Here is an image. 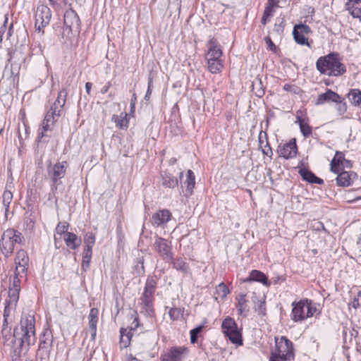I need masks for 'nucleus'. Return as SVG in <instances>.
<instances>
[{
  "label": "nucleus",
  "instance_id": "1",
  "mask_svg": "<svg viewBox=\"0 0 361 361\" xmlns=\"http://www.w3.org/2000/svg\"><path fill=\"white\" fill-rule=\"evenodd\" d=\"M37 340L35 334V318L34 315L22 314L20 324L15 327L11 338L4 341L9 347L10 356L13 361H20L22 353H25Z\"/></svg>",
  "mask_w": 361,
  "mask_h": 361
},
{
  "label": "nucleus",
  "instance_id": "2",
  "mask_svg": "<svg viewBox=\"0 0 361 361\" xmlns=\"http://www.w3.org/2000/svg\"><path fill=\"white\" fill-rule=\"evenodd\" d=\"M316 68L321 74L328 76L338 77L346 72V67L336 52L320 56L316 62Z\"/></svg>",
  "mask_w": 361,
  "mask_h": 361
},
{
  "label": "nucleus",
  "instance_id": "3",
  "mask_svg": "<svg viewBox=\"0 0 361 361\" xmlns=\"http://www.w3.org/2000/svg\"><path fill=\"white\" fill-rule=\"evenodd\" d=\"M157 281L156 276H148L145 284L143 293L139 299L140 312L149 318L155 317L154 302L155 300L154 293L157 286Z\"/></svg>",
  "mask_w": 361,
  "mask_h": 361
},
{
  "label": "nucleus",
  "instance_id": "4",
  "mask_svg": "<svg viewBox=\"0 0 361 361\" xmlns=\"http://www.w3.org/2000/svg\"><path fill=\"white\" fill-rule=\"evenodd\" d=\"M207 51L205 59L208 71L212 74L220 73L224 68V61L221 59L223 52L217 40L212 37L207 43Z\"/></svg>",
  "mask_w": 361,
  "mask_h": 361
},
{
  "label": "nucleus",
  "instance_id": "5",
  "mask_svg": "<svg viewBox=\"0 0 361 361\" xmlns=\"http://www.w3.org/2000/svg\"><path fill=\"white\" fill-rule=\"evenodd\" d=\"M276 350L272 352L269 361H290L294 359L293 342L286 336L276 338Z\"/></svg>",
  "mask_w": 361,
  "mask_h": 361
},
{
  "label": "nucleus",
  "instance_id": "6",
  "mask_svg": "<svg viewBox=\"0 0 361 361\" xmlns=\"http://www.w3.org/2000/svg\"><path fill=\"white\" fill-rule=\"evenodd\" d=\"M25 239L22 233L14 228H8L6 230L1 240V251L6 257H10L14 250L17 244H22Z\"/></svg>",
  "mask_w": 361,
  "mask_h": 361
},
{
  "label": "nucleus",
  "instance_id": "7",
  "mask_svg": "<svg viewBox=\"0 0 361 361\" xmlns=\"http://www.w3.org/2000/svg\"><path fill=\"white\" fill-rule=\"evenodd\" d=\"M68 164L66 161H57L54 164H49L47 167V176L51 181V191L55 194L59 186L62 183L61 179L66 173Z\"/></svg>",
  "mask_w": 361,
  "mask_h": 361
},
{
  "label": "nucleus",
  "instance_id": "8",
  "mask_svg": "<svg viewBox=\"0 0 361 361\" xmlns=\"http://www.w3.org/2000/svg\"><path fill=\"white\" fill-rule=\"evenodd\" d=\"M61 114L58 111H55L50 109L44 116V118L42 123V128L39 129L37 135V142L42 143L48 142L47 138L50 137L48 132H51L53 130L54 123L56 121V118H59Z\"/></svg>",
  "mask_w": 361,
  "mask_h": 361
},
{
  "label": "nucleus",
  "instance_id": "9",
  "mask_svg": "<svg viewBox=\"0 0 361 361\" xmlns=\"http://www.w3.org/2000/svg\"><path fill=\"white\" fill-rule=\"evenodd\" d=\"M133 322L129 329L121 328L120 329V347L121 348H126L130 344L131 338L133 336L132 331L136 330L141 326L140 323L139 317L137 311H134L132 315Z\"/></svg>",
  "mask_w": 361,
  "mask_h": 361
},
{
  "label": "nucleus",
  "instance_id": "10",
  "mask_svg": "<svg viewBox=\"0 0 361 361\" xmlns=\"http://www.w3.org/2000/svg\"><path fill=\"white\" fill-rule=\"evenodd\" d=\"M189 354V349L185 346L169 348L160 356L161 361H183Z\"/></svg>",
  "mask_w": 361,
  "mask_h": 361
},
{
  "label": "nucleus",
  "instance_id": "11",
  "mask_svg": "<svg viewBox=\"0 0 361 361\" xmlns=\"http://www.w3.org/2000/svg\"><path fill=\"white\" fill-rule=\"evenodd\" d=\"M51 18V11L46 5H39L37 8L35 14V29L39 32L44 33V28L49 24Z\"/></svg>",
  "mask_w": 361,
  "mask_h": 361
},
{
  "label": "nucleus",
  "instance_id": "12",
  "mask_svg": "<svg viewBox=\"0 0 361 361\" xmlns=\"http://www.w3.org/2000/svg\"><path fill=\"white\" fill-rule=\"evenodd\" d=\"M154 248L159 255L166 262L173 259L171 243L164 238L156 236Z\"/></svg>",
  "mask_w": 361,
  "mask_h": 361
},
{
  "label": "nucleus",
  "instance_id": "13",
  "mask_svg": "<svg viewBox=\"0 0 361 361\" xmlns=\"http://www.w3.org/2000/svg\"><path fill=\"white\" fill-rule=\"evenodd\" d=\"M307 299L301 300L299 302L292 303L293 309L290 314L291 319L295 322H300L307 319Z\"/></svg>",
  "mask_w": 361,
  "mask_h": 361
},
{
  "label": "nucleus",
  "instance_id": "14",
  "mask_svg": "<svg viewBox=\"0 0 361 361\" xmlns=\"http://www.w3.org/2000/svg\"><path fill=\"white\" fill-rule=\"evenodd\" d=\"M64 25L71 32H80V20L78 13L72 8L67 10L63 16Z\"/></svg>",
  "mask_w": 361,
  "mask_h": 361
},
{
  "label": "nucleus",
  "instance_id": "15",
  "mask_svg": "<svg viewBox=\"0 0 361 361\" xmlns=\"http://www.w3.org/2000/svg\"><path fill=\"white\" fill-rule=\"evenodd\" d=\"M171 216L172 214L169 209H159L152 214V224L156 227L163 226L171 220Z\"/></svg>",
  "mask_w": 361,
  "mask_h": 361
},
{
  "label": "nucleus",
  "instance_id": "16",
  "mask_svg": "<svg viewBox=\"0 0 361 361\" xmlns=\"http://www.w3.org/2000/svg\"><path fill=\"white\" fill-rule=\"evenodd\" d=\"M278 152L280 156L286 159H291L295 157L298 152V147L295 139H293L282 146L279 147Z\"/></svg>",
  "mask_w": 361,
  "mask_h": 361
},
{
  "label": "nucleus",
  "instance_id": "17",
  "mask_svg": "<svg viewBox=\"0 0 361 361\" xmlns=\"http://www.w3.org/2000/svg\"><path fill=\"white\" fill-rule=\"evenodd\" d=\"M16 270L17 274L20 272H27L29 266V257L27 253L24 250H19L15 258Z\"/></svg>",
  "mask_w": 361,
  "mask_h": 361
},
{
  "label": "nucleus",
  "instance_id": "18",
  "mask_svg": "<svg viewBox=\"0 0 361 361\" xmlns=\"http://www.w3.org/2000/svg\"><path fill=\"white\" fill-rule=\"evenodd\" d=\"M337 174L338 176L336 179V184L337 185L343 188L351 185L357 176L355 172L345 171L340 172V170Z\"/></svg>",
  "mask_w": 361,
  "mask_h": 361
},
{
  "label": "nucleus",
  "instance_id": "19",
  "mask_svg": "<svg viewBox=\"0 0 361 361\" xmlns=\"http://www.w3.org/2000/svg\"><path fill=\"white\" fill-rule=\"evenodd\" d=\"M237 302L235 304V307L237 309L238 313L240 316L246 317L250 311V307L248 305L249 300L247 298V295L245 293H240L236 297Z\"/></svg>",
  "mask_w": 361,
  "mask_h": 361
},
{
  "label": "nucleus",
  "instance_id": "20",
  "mask_svg": "<svg viewBox=\"0 0 361 361\" xmlns=\"http://www.w3.org/2000/svg\"><path fill=\"white\" fill-rule=\"evenodd\" d=\"M99 320V310L93 307L90 310L88 315V324L92 340L95 339L97 335V326Z\"/></svg>",
  "mask_w": 361,
  "mask_h": 361
},
{
  "label": "nucleus",
  "instance_id": "21",
  "mask_svg": "<svg viewBox=\"0 0 361 361\" xmlns=\"http://www.w3.org/2000/svg\"><path fill=\"white\" fill-rule=\"evenodd\" d=\"M341 96L336 92L328 89L326 92L320 94L318 96L316 104L322 105L325 102H337L341 101Z\"/></svg>",
  "mask_w": 361,
  "mask_h": 361
},
{
  "label": "nucleus",
  "instance_id": "22",
  "mask_svg": "<svg viewBox=\"0 0 361 361\" xmlns=\"http://www.w3.org/2000/svg\"><path fill=\"white\" fill-rule=\"evenodd\" d=\"M298 172L302 178L310 183H317L319 185L324 183V180L322 178L317 177L314 173L306 168H301Z\"/></svg>",
  "mask_w": 361,
  "mask_h": 361
},
{
  "label": "nucleus",
  "instance_id": "23",
  "mask_svg": "<svg viewBox=\"0 0 361 361\" xmlns=\"http://www.w3.org/2000/svg\"><path fill=\"white\" fill-rule=\"evenodd\" d=\"M63 240L66 246L74 250L80 246L82 242L81 238L72 232L66 233Z\"/></svg>",
  "mask_w": 361,
  "mask_h": 361
},
{
  "label": "nucleus",
  "instance_id": "24",
  "mask_svg": "<svg viewBox=\"0 0 361 361\" xmlns=\"http://www.w3.org/2000/svg\"><path fill=\"white\" fill-rule=\"evenodd\" d=\"M183 183L186 187L185 195L187 197L190 196L193 192V189L195 185V176L192 170H188L186 179Z\"/></svg>",
  "mask_w": 361,
  "mask_h": 361
},
{
  "label": "nucleus",
  "instance_id": "25",
  "mask_svg": "<svg viewBox=\"0 0 361 361\" xmlns=\"http://www.w3.org/2000/svg\"><path fill=\"white\" fill-rule=\"evenodd\" d=\"M161 185L164 188L173 189L178 185V180L172 174L164 172L161 175Z\"/></svg>",
  "mask_w": 361,
  "mask_h": 361
},
{
  "label": "nucleus",
  "instance_id": "26",
  "mask_svg": "<svg viewBox=\"0 0 361 361\" xmlns=\"http://www.w3.org/2000/svg\"><path fill=\"white\" fill-rule=\"evenodd\" d=\"M345 154L342 152L337 151L330 164V169L334 173H338L339 167L343 164Z\"/></svg>",
  "mask_w": 361,
  "mask_h": 361
},
{
  "label": "nucleus",
  "instance_id": "27",
  "mask_svg": "<svg viewBox=\"0 0 361 361\" xmlns=\"http://www.w3.org/2000/svg\"><path fill=\"white\" fill-rule=\"evenodd\" d=\"M173 263V267L176 270L182 272L183 274H187L190 272V268L188 263L186 262L185 259L182 257H178L171 260Z\"/></svg>",
  "mask_w": 361,
  "mask_h": 361
},
{
  "label": "nucleus",
  "instance_id": "28",
  "mask_svg": "<svg viewBox=\"0 0 361 361\" xmlns=\"http://www.w3.org/2000/svg\"><path fill=\"white\" fill-rule=\"evenodd\" d=\"M66 96H67L66 90L64 89L61 90L59 92L57 99H56V101L51 106V109H52V110H54L55 111H58L61 114V110L65 104V102H66Z\"/></svg>",
  "mask_w": 361,
  "mask_h": 361
},
{
  "label": "nucleus",
  "instance_id": "29",
  "mask_svg": "<svg viewBox=\"0 0 361 361\" xmlns=\"http://www.w3.org/2000/svg\"><path fill=\"white\" fill-rule=\"evenodd\" d=\"M251 281L260 282L263 284L267 285L268 283V278L262 271H258V270H252L250 273L248 278H247L245 280V281Z\"/></svg>",
  "mask_w": 361,
  "mask_h": 361
},
{
  "label": "nucleus",
  "instance_id": "30",
  "mask_svg": "<svg viewBox=\"0 0 361 361\" xmlns=\"http://www.w3.org/2000/svg\"><path fill=\"white\" fill-rule=\"evenodd\" d=\"M27 272H20L17 274V271L15 269L13 276H10L9 279V288L20 289V279L23 276H26Z\"/></svg>",
  "mask_w": 361,
  "mask_h": 361
},
{
  "label": "nucleus",
  "instance_id": "31",
  "mask_svg": "<svg viewBox=\"0 0 361 361\" xmlns=\"http://www.w3.org/2000/svg\"><path fill=\"white\" fill-rule=\"evenodd\" d=\"M111 121L116 123V126L120 129L128 128V121L127 119V114L122 113L120 116L113 115Z\"/></svg>",
  "mask_w": 361,
  "mask_h": 361
},
{
  "label": "nucleus",
  "instance_id": "32",
  "mask_svg": "<svg viewBox=\"0 0 361 361\" xmlns=\"http://www.w3.org/2000/svg\"><path fill=\"white\" fill-rule=\"evenodd\" d=\"M53 342V335L50 330H45L39 338V348H47V345H51Z\"/></svg>",
  "mask_w": 361,
  "mask_h": 361
},
{
  "label": "nucleus",
  "instance_id": "33",
  "mask_svg": "<svg viewBox=\"0 0 361 361\" xmlns=\"http://www.w3.org/2000/svg\"><path fill=\"white\" fill-rule=\"evenodd\" d=\"M225 336L228 338L232 343L239 345H243L242 335L240 331L237 329L231 331L224 333Z\"/></svg>",
  "mask_w": 361,
  "mask_h": 361
},
{
  "label": "nucleus",
  "instance_id": "34",
  "mask_svg": "<svg viewBox=\"0 0 361 361\" xmlns=\"http://www.w3.org/2000/svg\"><path fill=\"white\" fill-rule=\"evenodd\" d=\"M348 97L353 105H360L361 104V90L359 89H351L348 94Z\"/></svg>",
  "mask_w": 361,
  "mask_h": 361
},
{
  "label": "nucleus",
  "instance_id": "35",
  "mask_svg": "<svg viewBox=\"0 0 361 361\" xmlns=\"http://www.w3.org/2000/svg\"><path fill=\"white\" fill-rule=\"evenodd\" d=\"M221 328L224 334L231 331L233 329H237L238 326L235 321L233 318L227 317L226 319H224L221 324Z\"/></svg>",
  "mask_w": 361,
  "mask_h": 361
},
{
  "label": "nucleus",
  "instance_id": "36",
  "mask_svg": "<svg viewBox=\"0 0 361 361\" xmlns=\"http://www.w3.org/2000/svg\"><path fill=\"white\" fill-rule=\"evenodd\" d=\"M144 261L143 256H138L135 260L133 271L137 276L143 275L145 274Z\"/></svg>",
  "mask_w": 361,
  "mask_h": 361
},
{
  "label": "nucleus",
  "instance_id": "37",
  "mask_svg": "<svg viewBox=\"0 0 361 361\" xmlns=\"http://www.w3.org/2000/svg\"><path fill=\"white\" fill-rule=\"evenodd\" d=\"M345 8L353 18H359L361 21V3L345 6Z\"/></svg>",
  "mask_w": 361,
  "mask_h": 361
},
{
  "label": "nucleus",
  "instance_id": "38",
  "mask_svg": "<svg viewBox=\"0 0 361 361\" xmlns=\"http://www.w3.org/2000/svg\"><path fill=\"white\" fill-rule=\"evenodd\" d=\"M293 35L295 41L300 45H307L310 47V44L308 42V39L305 34L300 33L297 30H293Z\"/></svg>",
  "mask_w": 361,
  "mask_h": 361
},
{
  "label": "nucleus",
  "instance_id": "39",
  "mask_svg": "<svg viewBox=\"0 0 361 361\" xmlns=\"http://www.w3.org/2000/svg\"><path fill=\"white\" fill-rule=\"evenodd\" d=\"M319 304L313 302L311 300L307 299L306 307L307 314L306 315V317H307V318L312 317L317 312H319Z\"/></svg>",
  "mask_w": 361,
  "mask_h": 361
},
{
  "label": "nucleus",
  "instance_id": "40",
  "mask_svg": "<svg viewBox=\"0 0 361 361\" xmlns=\"http://www.w3.org/2000/svg\"><path fill=\"white\" fill-rule=\"evenodd\" d=\"M20 291V289L9 288L8 299H6V302H10V303L14 304V306H16L19 299Z\"/></svg>",
  "mask_w": 361,
  "mask_h": 361
},
{
  "label": "nucleus",
  "instance_id": "41",
  "mask_svg": "<svg viewBox=\"0 0 361 361\" xmlns=\"http://www.w3.org/2000/svg\"><path fill=\"white\" fill-rule=\"evenodd\" d=\"M96 234L92 232H87L83 238L84 247H93L95 244Z\"/></svg>",
  "mask_w": 361,
  "mask_h": 361
},
{
  "label": "nucleus",
  "instance_id": "42",
  "mask_svg": "<svg viewBox=\"0 0 361 361\" xmlns=\"http://www.w3.org/2000/svg\"><path fill=\"white\" fill-rule=\"evenodd\" d=\"M216 293L221 298H225L230 293V290L227 286L222 282L216 287Z\"/></svg>",
  "mask_w": 361,
  "mask_h": 361
},
{
  "label": "nucleus",
  "instance_id": "43",
  "mask_svg": "<svg viewBox=\"0 0 361 361\" xmlns=\"http://www.w3.org/2000/svg\"><path fill=\"white\" fill-rule=\"evenodd\" d=\"M13 193L11 191L6 189L2 195V203L4 207H8L13 200Z\"/></svg>",
  "mask_w": 361,
  "mask_h": 361
},
{
  "label": "nucleus",
  "instance_id": "44",
  "mask_svg": "<svg viewBox=\"0 0 361 361\" xmlns=\"http://www.w3.org/2000/svg\"><path fill=\"white\" fill-rule=\"evenodd\" d=\"M202 329H203V326L200 325V326L192 329V330H190V334L191 343L195 344L197 342L198 335L202 331Z\"/></svg>",
  "mask_w": 361,
  "mask_h": 361
},
{
  "label": "nucleus",
  "instance_id": "45",
  "mask_svg": "<svg viewBox=\"0 0 361 361\" xmlns=\"http://www.w3.org/2000/svg\"><path fill=\"white\" fill-rule=\"evenodd\" d=\"M286 21L284 18H277L276 19L275 25H274V31L278 33L281 34L283 32L284 27H285Z\"/></svg>",
  "mask_w": 361,
  "mask_h": 361
},
{
  "label": "nucleus",
  "instance_id": "46",
  "mask_svg": "<svg viewBox=\"0 0 361 361\" xmlns=\"http://www.w3.org/2000/svg\"><path fill=\"white\" fill-rule=\"evenodd\" d=\"M183 314L180 308L172 307L169 311V315L173 321L178 320Z\"/></svg>",
  "mask_w": 361,
  "mask_h": 361
},
{
  "label": "nucleus",
  "instance_id": "47",
  "mask_svg": "<svg viewBox=\"0 0 361 361\" xmlns=\"http://www.w3.org/2000/svg\"><path fill=\"white\" fill-rule=\"evenodd\" d=\"M12 322L11 318L4 317L3 325L1 329V334L4 337H6L7 334L9 333L11 328H8V324Z\"/></svg>",
  "mask_w": 361,
  "mask_h": 361
},
{
  "label": "nucleus",
  "instance_id": "48",
  "mask_svg": "<svg viewBox=\"0 0 361 361\" xmlns=\"http://www.w3.org/2000/svg\"><path fill=\"white\" fill-rule=\"evenodd\" d=\"M300 129L301 133L305 137H309L312 135V127L307 122H305L303 125L300 124Z\"/></svg>",
  "mask_w": 361,
  "mask_h": 361
},
{
  "label": "nucleus",
  "instance_id": "49",
  "mask_svg": "<svg viewBox=\"0 0 361 361\" xmlns=\"http://www.w3.org/2000/svg\"><path fill=\"white\" fill-rule=\"evenodd\" d=\"M68 224L66 222H59L56 228V232L57 234L62 235L68 233Z\"/></svg>",
  "mask_w": 361,
  "mask_h": 361
},
{
  "label": "nucleus",
  "instance_id": "50",
  "mask_svg": "<svg viewBox=\"0 0 361 361\" xmlns=\"http://www.w3.org/2000/svg\"><path fill=\"white\" fill-rule=\"evenodd\" d=\"M344 99L341 97V101L336 102L337 104L336 109L339 115H343L347 111L346 103L343 101Z\"/></svg>",
  "mask_w": 361,
  "mask_h": 361
},
{
  "label": "nucleus",
  "instance_id": "51",
  "mask_svg": "<svg viewBox=\"0 0 361 361\" xmlns=\"http://www.w3.org/2000/svg\"><path fill=\"white\" fill-rule=\"evenodd\" d=\"M293 30H297L300 33L305 34V35L311 32L310 27L305 24L296 25Z\"/></svg>",
  "mask_w": 361,
  "mask_h": 361
},
{
  "label": "nucleus",
  "instance_id": "52",
  "mask_svg": "<svg viewBox=\"0 0 361 361\" xmlns=\"http://www.w3.org/2000/svg\"><path fill=\"white\" fill-rule=\"evenodd\" d=\"M14 307V304L10 303V302H5L4 317L11 318V312Z\"/></svg>",
  "mask_w": 361,
  "mask_h": 361
},
{
  "label": "nucleus",
  "instance_id": "53",
  "mask_svg": "<svg viewBox=\"0 0 361 361\" xmlns=\"http://www.w3.org/2000/svg\"><path fill=\"white\" fill-rule=\"evenodd\" d=\"M255 310L262 315H264L266 313V302L264 300H259L256 307Z\"/></svg>",
  "mask_w": 361,
  "mask_h": 361
},
{
  "label": "nucleus",
  "instance_id": "54",
  "mask_svg": "<svg viewBox=\"0 0 361 361\" xmlns=\"http://www.w3.org/2000/svg\"><path fill=\"white\" fill-rule=\"evenodd\" d=\"M152 82H153V78L152 77L151 75H149V78H148L147 90L145 96V99L147 101H148L150 99V97L152 94V87H153Z\"/></svg>",
  "mask_w": 361,
  "mask_h": 361
},
{
  "label": "nucleus",
  "instance_id": "55",
  "mask_svg": "<svg viewBox=\"0 0 361 361\" xmlns=\"http://www.w3.org/2000/svg\"><path fill=\"white\" fill-rule=\"evenodd\" d=\"M352 306L355 309H357L361 307V290L359 291L353 300Z\"/></svg>",
  "mask_w": 361,
  "mask_h": 361
},
{
  "label": "nucleus",
  "instance_id": "56",
  "mask_svg": "<svg viewBox=\"0 0 361 361\" xmlns=\"http://www.w3.org/2000/svg\"><path fill=\"white\" fill-rule=\"evenodd\" d=\"M276 7V6L269 5L267 4V6L265 7V9L264 11L263 14L265 16V17H271L274 15V8Z\"/></svg>",
  "mask_w": 361,
  "mask_h": 361
},
{
  "label": "nucleus",
  "instance_id": "57",
  "mask_svg": "<svg viewBox=\"0 0 361 361\" xmlns=\"http://www.w3.org/2000/svg\"><path fill=\"white\" fill-rule=\"evenodd\" d=\"M285 91L292 92L295 94H298L299 91V88L295 85H291L290 84H285L283 88Z\"/></svg>",
  "mask_w": 361,
  "mask_h": 361
},
{
  "label": "nucleus",
  "instance_id": "58",
  "mask_svg": "<svg viewBox=\"0 0 361 361\" xmlns=\"http://www.w3.org/2000/svg\"><path fill=\"white\" fill-rule=\"evenodd\" d=\"M92 258H83L82 259L81 267L84 271H87L90 266V262Z\"/></svg>",
  "mask_w": 361,
  "mask_h": 361
},
{
  "label": "nucleus",
  "instance_id": "59",
  "mask_svg": "<svg viewBox=\"0 0 361 361\" xmlns=\"http://www.w3.org/2000/svg\"><path fill=\"white\" fill-rule=\"evenodd\" d=\"M92 248L93 247H84L82 253L83 258H92Z\"/></svg>",
  "mask_w": 361,
  "mask_h": 361
},
{
  "label": "nucleus",
  "instance_id": "60",
  "mask_svg": "<svg viewBox=\"0 0 361 361\" xmlns=\"http://www.w3.org/2000/svg\"><path fill=\"white\" fill-rule=\"evenodd\" d=\"M137 102L136 94L134 92L130 99V114H133L135 110V104Z\"/></svg>",
  "mask_w": 361,
  "mask_h": 361
},
{
  "label": "nucleus",
  "instance_id": "61",
  "mask_svg": "<svg viewBox=\"0 0 361 361\" xmlns=\"http://www.w3.org/2000/svg\"><path fill=\"white\" fill-rule=\"evenodd\" d=\"M265 42H266L267 44L268 45V47H269L271 51H272L274 52L276 51L277 47L274 44V42L271 41L270 37H265Z\"/></svg>",
  "mask_w": 361,
  "mask_h": 361
},
{
  "label": "nucleus",
  "instance_id": "62",
  "mask_svg": "<svg viewBox=\"0 0 361 361\" xmlns=\"http://www.w3.org/2000/svg\"><path fill=\"white\" fill-rule=\"evenodd\" d=\"M264 138L267 140V133L261 130L259 133V142L260 143L261 147H262V145L264 143V140H263ZM266 145L269 146V144L267 141H266Z\"/></svg>",
  "mask_w": 361,
  "mask_h": 361
},
{
  "label": "nucleus",
  "instance_id": "63",
  "mask_svg": "<svg viewBox=\"0 0 361 361\" xmlns=\"http://www.w3.org/2000/svg\"><path fill=\"white\" fill-rule=\"evenodd\" d=\"M341 166H342L343 168L350 169L353 166V164L351 161L345 159L343 164H341Z\"/></svg>",
  "mask_w": 361,
  "mask_h": 361
},
{
  "label": "nucleus",
  "instance_id": "64",
  "mask_svg": "<svg viewBox=\"0 0 361 361\" xmlns=\"http://www.w3.org/2000/svg\"><path fill=\"white\" fill-rule=\"evenodd\" d=\"M361 3V0H347V2L345 4V6H350L352 4H360Z\"/></svg>",
  "mask_w": 361,
  "mask_h": 361
}]
</instances>
